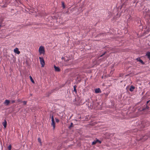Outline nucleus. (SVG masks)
I'll return each instance as SVG.
<instances>
[{
    "label": "nucleus",
    "instance_id": "5701e85b",
    "mask_svg": "<svg viewBox=\"0 0 150 150\" xmlns=\"http://www.w3.org/2000/svg\"><path fill=\"white\" fill-rule=\"evenodd\" d=\"M55 120L56 122L58 123L59 122V120L57 118H55Z\"/></svg>",
    "mask_w": 150,
    "mask_h": 150
},
{
    "label": "nucleus",
    "instance_id": "423d86ee",
    "mask_svg": "<svg viewBox=\"0 0 150 150\" xmlns=\"http://www.w3.org/2000/svg\"><path fill=\"white\" fill-rule=\"evenodd\" d=\"M55 71H56L59 72L60 71V69L59 67L56 66L55 65L54 66Z\"/></svg>",
    "mask_w": 150,
    "mask_h": 150
},
{
    "label": "nucleus",
    "instance_id": "f3484780",
    "mask_svg": "<svg viewBox=\"0 0 150 150\" xmlns=\"http://www.w3.org/2000/svg\"><path fill=\"white\" fill-rule=\"evenodd\" d=\"M62 7H63V8H65V5L64 4V3L63 2H62Z\"/></svg>",
    "mask_w": 150,
    "mask_h": 150
},
{
    "label": "nucleus",
    "instance_id": "c85d7f7f",
    "mask_svg": "<svg viewBox=\"0 0 150 150\" xmlns=\"http://www.w3.org/2000/svg\"><path fill=\"white\" fill-rule=\"evenodd\" d=\"M103 34H99L97 35V36H99L100 35H102Z\"/></svg>",
    "mask_w": 150,
    "mask_h": 150
},
{
    "label": "nucleus",
    "instance_id": "c9c22d12",
    "mask_svg": "<svg viewBox=\"0 0 150 150\" xmlns=\"http://www.w3.org/2000/svg\"><path fill=\"white\" fill-rule=\"evenodd\" d=\"M148 139L147 137L146 139Z\"/></svg>",
    "mask_w": 150,
    "mask_h": 150
},
{
    "label": "nucleus",
    "instance_id": "0eeeda50",
    "mask_svg": "<svg viewBox=\"0 0 150 150\" xmlns=\"http://www.w3.org/2000/svg\"><path fill=\"white\" fill-rule=\"evenodd\" d=\"M136 60H137V61H138L140 62V63H142V64H145V63L144 62H143V61L140 59V58L138 57L136 59Z\"/></svg>",
    "mask_w": 150,
    "mask_h": 150
},
{
    "label": "nucleus",
    "instance_id": "39448f33",
    "mask_svg": "<svg viewBox=\"0 0 150 150\" xmlns=\"http://www.w3.org/2000/svg\"><path fill=\"white\" fill-rule=\"evenodd\" d=\"M52 123L51 125L53 127V129H54L55 127V123L54 121V119L53 115H52L51 117Z\"/></svg>",
    "mask_w": 150,
    "mask_h": 150
},
{
    "label": "nucleus",
    "instance_id": "4468645a",
    "mask_svg": "<svg viewBox=\"0 0 150 150\" xmlns=\"http://www.w3.org/2000/svg\"><path fill=\"white\" fill-rule=\"evenodd\" d=\"M77 87V86L76 85H74V90L73 91L74 92H75L76 93L77 92V91L76 89V88Z\"/></svg>",
    "mask_w": 150,
    "mask_h": 150
},
{
    "label": "nucleus",
    "instance_id": "7ed1b4c3",
    "mask_svg": "<svg viewBox=\"0 0 150 150\" xmlns=\"http://www.w3.org/2000/svg\"><path fill=\"white\" fill-rule=\"evenodd\" d=\"M39 52L40 54H44L45 52V50L44 47L41 46H40L39 49Z\"/></svg>",
    "mask_w": 150,
    "mask_h": 150
},
{
    "label": "nucleus",
    "instance_id": "2eb2a0df",
    "mask_svg": "<svg viewBox=\"0 0 150 150\" xmlns=\"http://www.w3.org/2000/svg\"><path fill=\"white\" fill-rule=\"evenodd\" d=\"M29 78H30V80H31V81L32 83H35L34 81L33 80L32 76H29Z\"/></svg>",
    "mask_w": 150,
    "mask_h": 150
},
{
    "label": "nucleus",
    "instance_id": "f03ea898",
    "mask_svg": "<svg viewBox=\"0 0 150 150\" xmlns=\"http://www.w3.org/2000/svg\"><path fill=\"white\" fill-rule=\"evenodd\" d=\"M74 100L75 101V104L77 105H79L80 104L82 103V102H81V98L79 97H77L73 101H74Z\"/></svg>",
    "mask_w": 150,
    "mask_h": 150
},
{
    "label": "nucleus",
    "instance_id": "7c9ffc66",
    "mask_svg": "<svg viewBox=\"0 0 150 150\" xmlns=\"http://www.w3.org/2000/svg\"><path fill=\"white\" fill-rule=\"evenodd\" d=\"M50 92H49L48 93V96H49L51 94H50Z\"/></svg>",
    "mask_w": 150,
    "mask_h": 150
},
{
    "label": "nucleus",
    "instance_id": "9d476101",
    "mask_svg": "<svg viewBox=\"0 0 150 150\" xmlns=\"http://www.w3.org/2000/svg\"><path fill=\"white\" fill-rule=\"evenodd\" d=\"M2 124L4 128H6L7 126V122L5 120L4 121L2 122Z\"/></svg>",
    "mask_w": 150,
    "mask_h": 150
},
{
    "label": "nucleus",
    "instance_id": "aec40b11",
    "mask_svg": "<svg viewBox=\"0 0 150 150\" xmlns=\"http://www.w3.org/2000/svg\"><path fill=\"white\" fill-rule=\"evenodd\" d=\"M38 142L40 143V144L41 143V139L40 138H39L38 139Z\"/></svg>",
    "mask_w": 150,
    "mask_h": 150
},
{
    "label": "nucleus",
    "instance_id": "412c9836",
    "mask_svg": "<svg viewBox=\"0 0 150 150\" xmlns=\"http://www.w3.org/2000/svg\"><path fill=\"white\" fill-rule=\"evenodd\" d=\"M96 141H93L92 143V145H95V144H96Z\"/></svg>",
    "mask_w": 150,
    "mask_h": 150
},
{
    "label": "nucleus",
    "instance_id": "473e14b6",
    "mask_svg": "<svg viewBox=\"0 0 150 150\" xmlns=\"http://www.w3.org/2000/svg\"><path fill=\"white\" fill-rule=\"evenodd\" d=\"M103 55H103V54H102L100 56V57H103Z\"/></svg>",
    "mask_w": 150,
    "mask_h": 150
},
{
    "label": "nucleus",
    "instance_id": "cd10ccee",
    "mask_svg": "<svg viewBox=\"0 0 150 150\" xmlns=\"http://www.w3.org/2000/svg\"><path fill=\"white\" fill-rule=\"evenodd\" d=\"M6 6H7V5H4L2 6V7H6Z\"/></svg>",
    "mask_w": 150,
    "mask_h": 150
},
{
    "label": "nucleus",
    "instance_id": "f704fd0d",
    "mask_svg": "<svg viewBox=\"0 0 150 150\" xmlns=\"http://www.w3.org/2000/svg\"><path fill=\"white\" fill-rule=\"evenodd\" d=\"M91 104H92V103H91V105H90V106H92V105H91Z\"/></svg>",
    "mask_w": 150,
    "mask_h": 150
},
{
    "label": "nucleus",
    "instance_id": "72a5a7b5",
    "mask_svg": "<svg viewBox=\"0 0 150 150\" xmlns=\"http://www.w3.org/2000/svg\"><path fill=\"white\" fill-rule=\"evenodd\" d=\"M64 59V57H62V59Z\"/></svg>",
    "mask_w": 150,
    "mask_h": 150
},
{
    "label": "nucleus",
    "instance_id": "f8f14e48",
    "mask_svg": "<svg viewBox=\"0 0 150 150\" xmlns=\"http://www.w3.org/2000/svg\"><path fill=\"white\" fill-rule=\"evenodd\" d=\"M146 55L147 56L148 59H150V52H147Z\"/></svg>",
    "mask_w": 150,
    "mask_h": 150
},
{
    "label": "nucleus",
    "instance_id": "a211bd4d",
    "mask_svg": "<svg viewBox=\"0 0 150 150\" xmlns=\"http://www.w3.org/2000/svg\"><path fill=\"white\" fill-rule=\"evenodd\" d=\"M8 150H11V145H9V146H8Z\"/></svg>",
    "mask_w": 150,
    "mask_h": 150
},
{
    "label": "nucleus",
    "instance_id": "c756f323",
    "mask_svg": "<svg viewBox=\"0 0 150 150\" xmlns=\"http://www.w3.org/2000/svg\"><path fill=\"white\" fill-rule=\"evenodd\" d=\"M148 136V137H150V132L149 133Z\"/></svg>",
    "mask_w": 150,
    "mask_h": 150
},
{
    "label": "nucleus",
    "instance_id": "dca6fc26",
    "mask_svg": "<svg viewBox=\"0 0 150 150\" xmlns=\"http://www.w3.org/2000/svg\"><path fill=\"white\" fill-rule=\"evenodd\" d=\"M73 123L71 122L70 125L68 127L70 129H71V127H73Z\"/></svg>",
    "mask_w": 150,
    "mask_h": 150
},
{
    "label": "nucleus",
    "instance_id": "20e7f679",
    "mask_svg": "<svg viewBox=\"0 0 150 150\" xmlns=\"http://www.w3.org/2000/svg\"><path fill=\"white\" fill-rule=\"evenodd\" d=\"M39 59H40V64L42 65V67H44L45 65V62L43 57H39Z\"/></svg>",
    "mask_w": 150,
    "mask_h": 150
},
{
    "label": "nucleus",
    "instance_id": "4be33fe9",
    "mask_svg": "<svg viewBox=\"0 0 150 150\" xmlns=\"http://www.w3.org/2000/svg\"><path fill=\"white\" fill-rule=\"evenodd\" d=\"M55 90L56 89L51 90V91H50V94H51V93H53L54 91V90Z\"/></svg>",
    "mask_w": 150,
    "mask_h": 150
},
{
    "label": "nucleus",
    "instance_id": "9b49d317",
    "mask_svg": "<svg viewBox=\"0 0 150 150\" xmlns=\"http://www.w3.org/2000/svg\"><path fill=\"white\" fill-rule=\"evenodd\" d=\"M95 92L96 93H98L101 92V91L100 88H96L95 90Z\"/></svg>",
    "mask_w": 150,
    "mask_h": 150
},
{
    "label": "nucleus",
    "instance_id": "393cba45",
    "mask_svg": "<svg viewBox=\"0 0 150 150\" xmlns=\"http://www.w3.org/2000/svg\"><path fill=\"white\" fill-rule=\"evenodd\" d=\"M119 76L120 77H122L123 76V74H119Z\"/></svg>",
    "mask_w": 150,
    "mask_h": 150
},
{
    "label": "nucleus",
    "instance_id": "6e6552de",
    "mask_svg": "<svg viewBox=\"0 0 150 150\" xmlns=\"http://www.w3.org/2000/svg\"><path fill=\"white\" fill-rule=\"evenodd\" d=\"M14 52L16 53L19 54L20 52L18 48L16 47L14 50Z\"/></svg>",
    "mask_w": 150,
    "mask_h": 150
},
{
    "label": "nucleus",
    "instance_id": "2f4dec72",
    "mask_svg": "<svg viewBox=\"0 0 150 150\" xmlns=\"http://www.w3.org/2000/svg\"><path fill=\"white\" fill-rule=\"evenodd\" d=\"M107 53V52L106 51H105V52L103 54V55H105V54H106Z\"/></svg>",
    "mask_w": 150,
    "mask_h": 150
},
{
    "label": "nucleus",
    "instance_id": "6ab92c4d",
    "mask_svg": "<svg viewBox=\"0 0 150 150\" xmlns=\"http://www.w3.org/2000/svg\"><path fill=\"white\" fill-rule=\"evenodd\" d=\"M96 143H99V144H100L101 143V141H100L98 139H97L96 140Z\"/></svg>",
    "mask_w": 150,
    "mask_h": 150
},
{
    "label": "nucleus",
    "instance_id": "bb28decb",
    "mask_svg": "<svg viewBox=\"0 0 150 150\" xmlns=\"http://www.w3.org/2000/svg\"><path fill=\"white\" fill-rule=\"evenodd\" d=\"M11 103H15V100H12L11 101Z\"/></svg>",
    "mask_w": 150,
    "mask_h": 150
},
{
    "label": "nucleus",
    "instance_id": "b1692460",
    "mask_svg": "<svg viewBox=\"0 0 150 150\" xmlns=\"http://www.w3.org/2000/svg\"><path fill=\"white\" fill-rule=\"evenodd\" d=\"M23 103L24 105H25L26 104L27 102L25 101H23Z\"/></svg>",
    "mask_w": 150,
    "mask_h": 150
},
{
    "label": "nucleus",
    "instance_id": "f257e3e1",
    "mask_svg": "<svg viewBox=\"0 0 150 150\" xmlns=\"http://www.w3.org/2000/svg\"><path fill=\"white\" fill-rule=\"evenodd\" d=\"M150 102V100L147 101L146 102V105H144V107H141L138 109V110L139 112H142V111H146L148 110L149 108V107L147 105H150V103L148 104Z\"/></svg>",
    "mask_w": 150,
    "mask_h": 150
},
{
    "label": "nucleus",
    "instance_id": "a878e982",
    "mask_svg": "<svg viewBox=\"0 0 150 150\" xmlns=\"http://www.w3.org/2000/svg\"><path fill=\"white\" fill-rule=\"evenodd\" d=\"M125 5V3H124L122 4V5H121V8H120L121 9L123 7V6Z\"/></svg>",
    "mask_w": 150,
    "mask_h": 150
},
{
    "label": "nucleus",
    "instance_id": "1a4fd4ad",
    "mask_svg": "<svg viewBox=\"0 0 150 150\" xmlns=\"http://www.w3.org/2000/svg\"><path fill=\"white\" fill-rule=\"evenodd\" d=\"M10 102V101L9 100L6 99L4 102V104H6V105H8L9 104Z\"/></svg>",
    "mask_w": 150,
    "mask_h": 150
},
{
    "label": "nucleus",
    "instance_id": "ddd939ff",
    "mask_svg": "<svg viewBox=\"0 0 150 150\" xmlns=\"http://www.w3.org/2000/svg\"><path fill=\"white\" fill-rule=\"evenodd\" d=\"M135 87L132 85L131 86L130 88H129V90L130 91L132 92L135 89Z\"/></svg>",
    "mask_w": 150,
    "mask_h": 150
}]
</instances>
